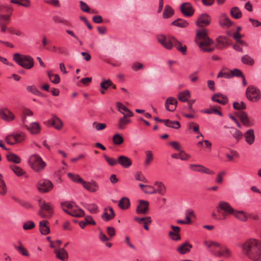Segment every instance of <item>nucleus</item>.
Masks as SVG:
<instances>
[{
    "label": "nucleus",
    "mask_w": 261,
    "mask_h": 261,
    "mask_svg": "<svg viewBox=\"0 0 261 261\" xmlns=\"http://www.w3.org/2000/svg\"><path fill=\"white\" fill-rule=\"evenodd\" d=\"M149 210V202L148 201L140 200L139 204L136 208V212L138 214H145L147 213Z\"/></svg>",
    "instance_id": "dca6fc26"
},
{
    "label": "nucleus",
    "mask_w": 261,
    "mask_h": 261,
    "mask_svg": "<svg viewBox=\"0 0 261 261\" xmlns=\"http://www.w3.org/2000/svg\"><path fill=\"white\" fill-rule=\"evenodd\" d=\"M190 169L194 171L204 173L207 174L213 175L214 174L213 171L201 165L191 164L190 165Z\"/></svg>",
    "instance_id": "f3484780"
},
{
    "label": "nucleus",
    "mask_w": 261,
    "mask_h": 261,
    "mask_svg": "<svg viewBox=\"0 0 261 261\" xmlns=\"http://www.w3.org/2000/svg\"><path fill=\"white\" fill-rule=\"evenodd\" d=\"M232 214L241 221H245L247 219V217L243 211H235L234 210V213Z\"/></svg>",
    "instance_id": "864d4df0"
},
{
    "label": "nucleus",
    "mask_w": 261,
    "mask_h": 261,
    "mask_svg": "<svg viewBox=\"0 0 261 261\" xmlns=\"http://www.w3.org/2000/svg\"><path fill=\"white\" fill-rule=\"evenodd\" d=\"M31 134L36 135L39 134L41 131V127L38 122H32L30 126L27 127Z\"/></svg>",
    "instance_id": "cd10ccee"
},
{
    "label": "nucleus",
    "mask_w": 261,
    "mask_h": 261,
    "mask_svg": "<svg viewBox=\"0 0 261 261\" xmlns=\"http://www.w3.org/2000/svg\"><path fill=\"white\" fill-rule=\"evenodd\" d=\"M25 139V135L23 132L14 133L8 135L5 138V141L10 145H14L23 141Z\"/></svg>",
    "instance_id": "6e6552de"
},
{
    "label": "nucleus",
    "mask_w": 261,
    "mask_h": 261,
    "mask_svg": "<svg viewBox=\"0 0 261 261\" xmlns=\"http://www.w3.org/2000/svg\"><path fill=\"white\" fill-rule=\"evenodd\" d=\"M217 41L221 48H225L228 45V40L226 37L220 36L217 38Z\"/></svg>",
    "instance_id": "4c0bfd02"
},
{
    "label": "nucleus",
    "mask_w": 261,
    "mask_h": 261,
    "mask_svg": "<svg viewBox=\"0 0 261 261\" xmlns=\"http://www.w3.org/2000/svg\"><path fill=\"white\" fill-rule=\"evenodd\" d=\"M6 158L8 161L14 163L15 164H19L21 162V159L17 155L11 152L6 155Z\"/></svg>",
    "instance_id": "473e14b6"
},
{
    "label": "nucleus",
    "mask_w": 261,
    "mask_h": 261,
    "mask_svg": "<svg viewBox=\"0 0 261 261\" xmlns=\"http://www.w3.org/2000/svg\"><path fill=\"white\" fill-rule=\"evenodd\" d=\"M216 209L218 213H220L221 211L223 212L222 213L223 219H225L227 215L234 213V209L228 203L224 201H221L219 203Z\"/></svg>",
    "instance_id": "1a4fd4ad"
},
{
    "label": "nucleus",
    "mask_w": 261,
    "mask_h": 261,
    "mask_svg": "<svg viewBox=\"0 0 261 261\" xmlns=\"http://www.w3.org/2000/svg\"><path fill=\"white\" fill-rule=\"evenodd\" d=\"M245 141L249 145H252L255 140V135L254 130L252 128L249 129L244 134Z\"/></svg>",
    "instance_id": "bb28decb"
},
{
    "label": "nucleus",
    "mask_w": 261,
    "mask_h": 261,
    "mask_svg": "<svg viewBox=\"0 0 261 261\" xmlns=\"http://www.w3.org/2000/svg\"><path fill=\"white\" fill-rule=\"evenodd\" d=\"M48 222L46 220H42L39 222V229L41 234L46 235L49 233V227L47 226Z\"/></svg>",
    "instance_id": "2f4dec72"
},
{
    "label": "nucleus",
    "mask_w": 261,
    "mask_h": 261,
    "mask_svg": "<svg viewBox=\"0 0 261 261\" xmlns=\"http://www.w3.org/2000/svg\"><path fill=\"white\" fill-rule=\"evenodd\" d=\"M212 100L223 105H225L228 102V98L226 96L221 93L215 94L212 96Z\"/></svg>",
    "instance_id": "393cba45"
},
{
    "label": "nucleus",
    "mask_w": 261,
    "mask_h": 261,
    "mask_svg": "<svg viewBox=\"0 0 261 261\" xmlns=\"http://www.w3.org/2000/svg\"><path fill=\"white\" fill-rule=\"evenodd\" d=\"M39 207L40 210L38 212V215L42 218H50L53 214V208L50 205L45 201H39Z\"/></svg>",
    "instance_id": "0eeeda50"
},
{
    "label": "nucleus",
    "mask_w": 261,
    "mask_h": 261,
    "mask_svg": "<svg viewBox=\"0 0 261 261\" xmlns=\"http://www.w3.org/2000/svg\"><path fill=\"white\" fill-rule=\"evenodd\" d=\"M18 246L14 245V248L20 253L21 254L28 256L29 253L28 250L22 245V243L20 241L18 242Z\"/></svg>",
    "instance_id": "58836bf2"
},
{
    "label": "nucleus",
    "mask_w": 261,
    "mask_h": 261,
    "mask_svg": "<svg viewBox=\"0 0 261 261\" xmlns=\"http://www.w3.org/2000/svg\"><path fill=\"white\" fill-rule=\"evenodd\" d=\"M47 74L49 80L53 83L58 84L60 83V78L58 74H53L50 71L47 72Z\"/></svg>",
    "instance_id": "49530a36"
},
{
    "label": "nucleus",
    "mask_w": 261,
    "mask_h": 261,
    "mask_svg": "<svg viewBox=\"0 0 261 261\" xmlns=\"http://www.w3.org/2000/svg\"><path fill=\"white\" fill-rule=\"evenodd\" d=\"M174 13V10L170 6L166 5L163 13V17L165 19L170 18Z\"/></svg>",
    "instance_id": "f704fd0d"
},
{
    "label": "nucleus",
    "mask_w": 261,
    "mask_h": 261,
    "mask_svg": "<svg viewBox=\"0 0 261 261\" xmlns=\"http://www.w3.org/2000/svg\"><path fill=\"white\" fill-rule=\"evenodd\" d=\"M203 244L205 247L209 249L210 251L211 249L216 251V249H219L221 246V244L218 242L212 241H204Z\"/></svg>",
    "instance_id": "7c9ffc66"
},
{
    "label": "nucleus",
    "mask_w": 261,
    "mask_h": 261,
    "mask_svg": "<svg viewBox=\"0 0 261 261\" xmlns=\"http://www.w3.org/2000/svg\"><path fill=\"white\" fill-rule=\"evenodd\" d=\"M171 24L179 28H186L188 26L189 23L184 19L178 18L172 21Z\"/></svg>",
    "instance_id": "e433bc0d"
},
{
    "label": "nucleus",
    "mask_w": 261,
    "mask_h": 261,
    "mask_svg": "<svg viewBox=\"0 0 261 261\" xmlns=\"http://www.w3.org/2000/svg\"><path fill=\"white\" fill-rule=\"evenodd\" d=\"M54 252L56 253V257L58 259L63 261H67L68 260V253L64 248H62L58 250H55Z\"/></svg>",
    "instance_id": "a878e982"
},
{
    "label": "nucleus",
    "mask_w": 261,
    "mask_h": 261,
    "mask_svg": "<svg viewBox=\"0 0 261 261\" xmlns=\"http://www.w3.org/2000/svg\"><path fill=\"white\" fill-rule=\"evenodd\" d=\"M164 123L166 126L174 129H178L180 127V123L178 121H172L169 119H165Z\"/></svg>",
    "instance_id": "72a5a7b5"
},
{
    "label": "nucleus",
    "mask_w": 261,
    "mask_h": 261,
    "mask_svg": "<svg viewBox=\"0 0 261 261\" xmlns=\"http://www.w3.org/2000/svg\"><path fill=\"white\" fill-rule=\"evenodd\" d=\"M211 17L207 13H202L197 18L196 24L200 28L209 25L211 22Z\"/></svg>",
    "instance_id": "9d476101"
},
{
    "label": "nucleus",
    "mask_w": 261,
    "mask_h": 261,
    "mask_svg": "<svg viewBox=\"0 0 261 261\" xmlns=\"http://www.w3.org/2000/svg\"><path fill=\"white\" fill-rule=\"evenodd\" d=\"M53 185L51 181L47 179L40 180L37 184V188L41 193H46L50 191Z\"/></svg>",
    "instance_id": "f8f14e48"
},
{
    "label": "nucleus",
    "mask_w": 261,
    "mask_h": 261,
    "mask_svg": "<svg viewBox=\"0 0 261 261\" xmlns=\"http://www.w3.org/2000/svg\"><path fill=\"white\" fill-rule=\"evenodd\" d=\"M28 162L32 169L38 172L42 170L46 166L41 158L36 154L31 155Z\"/></svg>",
    "instance_id": "39448f33"
},
{
    "label": "nucleus",
    "mask_w": 261,
    "mask_h": 261,
    "mask_svg": "<svg viewBox=\"0 0 261 261\" xmlns=\"http://www.w3.org/2000/svg\"><path fill=\"white\" fill-rule=\"evenodd\" d=\"M68 176L69 178L72 180L73 182L80 183L82 185L84 180L79 175L74 174L71 173H68Z\"/></svg>",
    "instance_id": "8fccbe9b"
},
{
    "label": "nucleus",
    "mask_w": 261,
    "mask_h": 261,
    "mask_svg": "<svg viewBox=\"0 0 261 261\" xmlns=\"http://www.w3.org/2000/svg\"><path fill=\"white\" fill-rule=\"evenodd\" d=\"M233 108L236 110H244L246 108V104L243 102L241 101L240 103L238 102H234L233 103Z\"/></svg>",
    "instance_id": "69168bd1"
},
{
    "label": "nucleus",
    "mask_w": 261,
    "mask_h": 261,
    "mask_svg": "<svg viewBox=\"0 0 261 261\" xmlns=\"http://www.w3.org/2000/svg\"><path fill=\"white\" fill-rule=\"evenodd\" d=\"M143 191L148 194H153L156 193V190L151 186L146 185L144 189H142Z\"/></svg>",
    "instance_id": "0e129e2a"
},
{
    "label": "nucleus",
    "mask_w": 261,
    "mask_h": 261,
    "mask_svg": "<svg viewBox=\"0 0 261 261\" xmlns=\"http://www.w3.org/2000/svg\"><path fill=\"white\" fill-rule=\"evenodd\" d=\"M192 248V245L191 244L188 242H185L177 248V251L180 254H184L189 252Z\"/></svg>",
    "instance_id": "c85d7f7f"
},
{
    "label": "nucleus",
    "mask_w": 261,
    "mask_h": 261,
    "mask_svg": "<svg viewBox=\"0 0 261 261\" xmlns=\"http://www.w3.org/2000/svg\"><path fill=\"white\" fill-rule=\"evenodd\" d=\"M0 115L3 120L7 122L12 121L15 119L14 114L6 108L0 109Z\"/></svg>",
    "instance_id": "2eb2a0df"
},
{
    "label": "nucleus",
    "mask_w": 261,
    "mask_h": 261,
    "mask_svg": "<svg viewBox=\"0 0 261 261\" xmlns=\"http://www.w3.org/2000/svg\"><path fill=\"white\" fill-rule=\"evenodd\" d=\"M113 141L114 144L119 145L123 142L124 140L120 134H117L113 136Z\"/></svg>",
    "instance_id": "5fc2aeb1"
},
{
    "label": "nucleus",
    "mask_w": 261,
    "mask_h": 261,
    "mask_svg": "<svg viewBox=\"0 0 261 261\" xmlns=\"http://www.w3.org/2000/svg\"><path fill=\"white\" fill-rule=\"evenodd\" d=\"M230 13L231 16L235 19H239L242 16L241 11L237 7H232L230 11Z\"/></svg>",
    "instance_id": "a19ab883"
},
{
    "label": "nucleus",
    "mask_w": 261,
    "mask_h": 261,
    "mask_svg": "<svg viewBox=\"0 0 261 261\" xmlns=\"http://www.w3.org/2000/svg\"><path fill=\"white\" fill-rule=\"evenodd\" d=\"M26 89L28 92L35 95H40L41 94L35 85L28 86L26 87Z\"/></svg>",
    "instance_id": "052dcab7"
},
{
    "label": "nucleus",
    "mask_w": 261,
    "mask_h": 261,
    "mask_svg": "<svg viewBox=\"0 0 261 261\" xmlns=\"http://www.w3.org/2000/svg\"><path fill=\"white\" fill-rule=\"evenodd\" d=\"M231 75L230 73V70L226 71L225 69H222L218 74L217 77L229 79L231 77Z\"/></svg>",
    "instance_id": "bf43d9fd"
},
{
    "label": "nucleus",
    "mask_w": 261,
    "mask_h": 261,
    "mask_svg": "<svg viewBox=\"0 0 261 261\" xmlns=\"http://www.w3.org/2000/svg\"><path fill=\"white\" fill-rule=\"evenodd\" d=\"M85 207L90 213L96 214L98 211V206L94 203L87 204Z\"/></svg>",
    "instance_id": "6e6d98bb"
},
{
    "label": "nucleus",
    "mask_w": 261,
    "mask_h": 261,
    "mask_svg": "<svg viewBox=\"0 0 261 261\" xmlns=\"http://www.w3.org/2000/svg\"><path fill=\"white\" fill-rule=\"evenodd\" d=\"M219 24L222 28L228 29L232 25V22L226 14L222 13L219 17Z\"/></svg>",
    "instance_id": "4468645a"
},
{
    "label": "nucleus",
    "mask_w": 261,
    "mask_h": 261,
    "mask_svg": "<svg viewBox=\"0 0 261 261\" xmlns=\"http://www.w3.org/2000/svg\"><path fill=\"white\" fill-rule=\"evenodd\" d=\"M115 217V213L111 207L106 208L103 214L101 215L102 219L105 221H108Z\"/></svg>",
    "instance_id": "b1692460"
},
{
    "label": "nucleus",
    "mask_w": 261,
    "mask_h": 261,
    "mask_svg": "<svg viewBox=\"0 0 261 261\" xmlns=\"http://www.w3.org/2000/svg\"><path fill=\"white\" fill-rule=\"evenodd\" d=\"M247 98L251 102H256L261 98V92L258 88L253 86H249L246 90Z\"/></svg>",
    "instance_id": "423d86ee"
},
{
    "label": "nucleus",
    "mask_w": 261,
    "mask_h": 261,
    "mask_svg": "<svg viewBox=\"0 0 261 261\" xmlns=\"http://www.w3.org/2000/svg\"><path fill=\"white\" fill-rule=\"evenodd\" d=\"M188 215H193V213L192 212L190 211H186V221L181 220H178L177 221V223L179 224H189L191 223V220L190 218L188 217Z\"/></svg>",
    "instance_id": "680f3d73"
},
{
    "label": "nucleus",
    "mask_w": 261,
    "mask_h": 261,
    "mask_svg": "<svg viewBox=\"0 0 261 261\" xmlns=\"http://www.w3.org/2000/svg\"><path fill=\"white\" fill-rule=\"evenodd\" d=\"M177 104V100L173 97H170L166 99L165 106L167 111L173 112L176 109Z\"/></svg>",
    "instance_id": "6ab92c4d"
},
{
    "label": "nucleus",
    "mask_w": 261,
    "mask_h": 261,
    "mask_svg": "<svg viewBox=\"0 0 261 261\" xmlns=\"http://www.w3.org/2000/svg\"><path fill=\"white\" fill-rule=\"evenodd\" d=\"M73 204L69 201H65L61 203L62 209L67 214H68L70 211L73 208Z\"/></svg>",
    "instance_id": "79ce46f5"
},
{
    "label": "nucleus",
    "mask_w": 261,
    "mask_h": 261,
    "mask_svg": "<svg viewBox=\"0 0 261 261\" xmlns=\"http://www.w3.org/2000/svg\"><path fill=\"white\" fill-rule=\"evenodd\" d=\"M6 185L3 179V175L0 173V194L5 195L7 193Z\"/></svg>",
    "instance_id": "3c124183"
},
{
    "label": "nucleus",
    "mask_w": 261,
    "mask_h": 261,
    "mask_svg": "<svg viewBox=\"0 0 261 261\" xmlns=\"http://www.w3.org/2000/svg\"><path fill=\"white\" fill-rule=\"evenodd\" d=\"M188 127L190 129L192 128L194 132L198 134L201 137H203L202 134L199 130V125L198 124L192 122L188 124Z\"/></svg>",
    "instance_id": "13d9d810"
},
{
    "label": "nucleus",
    "mask_w": 261,
    "mask_h": 261,
    "mask_svg": "<svg viewBox=\"0 0 261 261\" xmlns=\"http://www.w3.org/2000/svg\"><path fill=\"white\" fill-rule=\"evenodd\" d=\"M112 85L113 83L110 80H103V81L100 84V86L102 89L107 90L110 86H111Z\"/></svg>",
    "instance_id": "e2e57ef3"
},
{
    "label": "nucleus",
    "mask_w": 261,
    "mask_h": 261,
    "mask_svg": "<svg viewBox=\"0 0 261 261\" xmlns=\"http://www.w3.org/2000/svg\"><path fill=\"white\" fill-rule=\"evenodd\" d=\"M13 59L18 65L26 69H31L34 65L33 58L29 55L15 53L13 55Z\"/></svg>",
    "instance_id": "20e7f679"
},
{
    "label": "nucleus",
    "mask_w": 261,
    "mask_h": 261,
    "mask_svg": "<svg viewBox=\"0 0 261 261\" xmlns=\"http://www.w3.org/2000/svg\"><path fill=\"white\" fill-rule=\"evenodd\" d=\"M68 215L75 217H82L84 216L85 212L82 209L73 206V208L68 213Z\"/></svg>",
    "instance_id": "c756f323"
},
{
    "label": "nucleus",
    "mask_w": 261,
    "mask_h": 261,
    "mask_svg": "<svg viewBox=\"0 0 261 261\" xmlns=\"http://www.w3.org/2000/svg\"><path fill=\"white\" fill-rule=\"evenodd\" d=\"M181 13L187 17L192 16L194 13V9L189 3H184L180 6Z\"/></svg>",
    "instance_id": "ddd939ff"
},
{
    "label": "nucleus",
    "mask_w": 261,
    "mask_h": 261,
    "mask_svg": "<svg viewBox=\"0 0 261 261\" xmlns=\"http://www.w3.org/2000/svg\"><path fill=\"white\" fill-rule=\"evenodd\" d=\"M154 185L158 187L156 193L158 192L161 195H163L165 193L166 188L163 182L156 181L154 182Z\"/></svg>",
    "instance_id": "a18cd8bd"
},
{
    "label": "nucleus",
    "mask_w": 261,
    "mask_h": 261,
    "mask_svg": "<svg viewBox=\"0 0 261 261\" xmlns=\"http://www.w3.org/2000/svg\"><path fill=\"white\" fill-rule=\"evenodd\" d=\"M153 160V153L150 150L145 151V160L144 164L145 166L149 165Z\"/></svg>",
    "instance_id": "de8ad7c7"
},
{
    "label": "nucleus",
    "mask_w": 261,
    "mask_h": 261,
    "mask_svg": "<svg viewBox=\"0 0 261 261\" xmlns=\"http://www.w3.org/2000/svg\"><path fill=\"white\" fill-rule=\"evenodd\" d=\"M13 9L10 6L0 5V16L11 15Z\"/></svg>",
    "instance_id": "c9c22d12"
},
{
    "label": "nucleus",
    "mask_w": 261,
    "mask_h": 261,
    "mask_svg": "<svg viewBox=\"0 0 261 261\" xmlns=\"http://www.w3.org/2000/svg\"><path fill=\"white\" fill-rule=\"evenodd\" d=\"M82 186L85 189L91 193L96 192L99 189V186L95 181L87 182L84 180Z\"/></svg>",
    "instance_id": "a211bd4d"
},
{
    "label": "nucleus",
    "mask_w": 261,
    "mask_h": 261,
    "mask_svg": "<svg viewBox=\"0 0 261 261\" xmlns=\"http://www.w3.org/2000/svg\"><path fill=\"white\" fill-rule=\"evenodd\" d=\"M241 61L244 64H247L248 65H252L254 64V63L253 58H252L248 55H245L243 56L241 58Z\"/></svg>",
    "instance_id": "603ef678"
},
{
    "label": "nucleus",
    "mask_w": 261,
    "mask_h": 261,
    "mask_svg": "<svg viewBox=\"0 0 261 261\" xmlns=\"http://www.w3.org/2000/svg\"><path fill=\"white\" fill-rule=\"evenodd\" d=\"M116 106L118 111L123 115V116L132 117L133 116L132 112L121 102H117Z\"/></svg>",
    "instance_id": "5701e85b"
},
{
    "label": "nucleus",
    "mask_w": 261,
    "mask_h": 261,
    "mask_svg": "<svg viewBox=\"0 0 261 261\" xmlns=\"http://www.w3.org/2000/svg\"><path fill=\"white\" fill-rule=\"evenodd\" d=\"M207 31L205 29H202L197 31L195 42L200 50L204 52H212L215 47H211L214 43V41L207 36Z\"/></svg>",
    "instance_id": "f03ea898"
},
{
    "label": "nucleus",
    "mask_w": 261,
    "mask_h": 261,
    "mask_svg": "<svg viewBox=\"0 0 261 261\" xmlns=\"http://www.w3.org/2000/svg\"><path fill=\"white\" fill-rule=\"evenodd\" d=\"M57 54L68 56L69 53L67 48L63 46H58L57 49Z\"/></svg>",
    "instance_id": "4d7b16f0"
},
{
    "label": "nucleus",
    "mask_w": 261,
    "mask_h": 261,
    "mask_svg": "<svg viewBox=\"0 0 261 261\" xmlns=\"http://www.w3.org/2000/svg\"><path fill=\"white\" fill-rule=\"evenodd\" d=\"M103 158L110 166H115L117 164V160H116L114 158H110L106 154L103 155Z\"/></svg>",
    "instance_id": "338daca9"
},
{
    "label": "nucleus",
    "mask_w": 261,
    "mask_h": 261,
    "mask_svg": "<svg viewBox=\"0 0 261 261\" xmlns=\"http://www.w3.org/2000/svg\"><path fill=\"white\" fill-rule=\"evenodd\" d=\"M243 252L250 259L261 261V242L254 239L245 241L242 245Z\"/></svg>",
    "instance_id": "f257e3e1"
},
{
    "label": "nucleus",
    "mask_w": 261,
    "mask_h": 261,
    "mask_svg": "<svg viewBox=\"0 0 261 261\" xmlns=\"http://www.w3.org/2000/svg\"><path fill=\"white\" fill-rule=\"evenodd\" d=\"M10 168L18 176H20L25 174V172L20 167L16 165H11Z\"/></svg>",
    "instance_id": "09e8293b"
},
{
    "label": "nucleus",
    "mask_w": 261,
    "mask_h": 261,
    "mask_svg": "<svg viewBox=\"0 0 261 261\" xmlns=\"http://www.w3.org/2000/svg\"><path fill=\"white\" fill-rule=\"evenodd\" d=\"M236 115L238 117L241 122L247 126H251L253 123L249 119L247 113L244 111H240L236 113Z\"/></svg>",
    "instance_id": "aec40b11"
},
{
    "label": "nucleus",
    "mask_w": 261,
    "mask_h": 261,
    "mask_svg": "<svg viewBox=\"0 0 261 261\" xmlns=\"http://www.w3.org/2000/svg\"><path fill=\"white\" fill-rule=\"evenodd\" d=\"M117 164L122 167L127 168L132 165V161L128 157L124 155H120L117 159Z\"/></svg>",
    "instance_id": "412c9836"
},
{
    "label": "nucleus",
    "mask_w": 261,
    "mask_h": 261,
    "mask_svg": "<svg viewBox=\"0 0 261 261\" xmlns=\"http://www.w3.org/2000/svg\"><path fill=\"white\" fill-rule=\"evenodd\" d=\"M158 40L165 48L168 49H170L174 46L183 55H186L187 53L186 45H182L180 42L173 37L166 38L163 35H161L158 37Z\"/></svg>",
    "instance_id": "7ed1b4c3"
},
{
    "label": "nucleus",
    "mask_w": 261,
    "mask_h": 261,
    "mask_svg": "<svg viewBox=\"0 0 261 261\" xmlns=\"http://www.w3.org/2000/svg\"><path fill=\"white\" fill-rule=\"evenodd\" d=\"M190 97V93L188 90L180 92L178 95V99L181 102H186Z\"/></svg>",
    "instance_id": "ea45409f"
},
{
    "label": "nucleus",
    "mask_w": 261,
    "mask_h": 261,
    "mask_svg": "<svg viewBox=\"0 0 261 261\" xmlns=\"http://www.w3.org/2000/svg\"><path fill=\"white\" fill-rule=\"evenodd\" d=\"M210 252L214 255L219 257H223L225 258H229L231 255V251L229 248L227 247L222 245L218 251L211 249Z\"/></svg>",
    "instance_id": "9b49d317"
},
{
    "label": "nucleus",
    "mask_w": 261,
    "mask_h": 261,
    "mask_svg": "<svg viewBox=\"0 0 261 261\" xmlns=\"http://www.w3.org/2000/svg\"><path fill=\"white\" fill-rule=\"evenodd\" d=\"M50 124L55 128L60 130L62 128L63 123L59 118L56 116H53L50 120H48L46 122Z\"/></svg>",
    "instance_id": "4be33fe9"
},
{
    "label": "nucleus",
    "mask_w": 261,
    "mask_h": 261,
    "mask_svg": "<svg viewBox=\"0 0 261 261\" xmlns=\"http://www.w3.org/2000/svg\"><path fill=\"white\" fill-rule=\"evenodd\" d=\"M130 120L126 118V117L123 116L119 119L118 121V128L120 129L125 128L126 125L130 122Z\"/></svg>",
    "instance_id": "c03bdc74"
},
{
    "label": "nucleus",
    "mask_w": 261,
    "mask_h": 261,
    "mask_svg": "<svg viewBox=\"0 0 261 261\" xmlns=\"http://www.w3.org/2000/svg\"><path fill=\"white\" fill-rule=\"evenodd\" d=\"M10 15L0 16V24L7 25L9 23Z\"/></svg>",
    "instance_id": "774afa93"
},
{
    "label": "nucleus",
    "mask_w": 261,
    "mask_h": 261,
    "mask_svg": "<svg viewBox=\"0 0 261 261\" xmlns=\"http://www.w3.org/2000/svg\"><path fill=\"white\" fill-rule=\"evenodd\" d=\"M129 199L126 197H122L119 201L118 206L122 210L127 209L129 206Z\"/></svg>",
    "instance_id": "37998d69"
}]
</instances>
